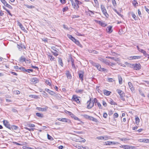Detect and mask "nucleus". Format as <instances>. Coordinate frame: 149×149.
Returning <instances> with one entry per match:
<instances>
[{"label": "nucleus", "instance_id": "nucleus-1", "mask_svg": "<svg viewBox=\"0 0 149 149\" xmlns=\"http://www.w3.org/2000/svg\"><path fill=\"white\" fill-rule=\"evenodd\" d=\"M87 103L88 104L87 105V108L88 109L91 108L94 105L93 100H91V98H90L89 100L87 102Z\"/></svg>", "mask_w": 149, "mask_h": 149}, {"label": "nucleus", "instance_id": "nucleus-2", "mask_svg": "<svg viewBox=\"0 0 149 149\" xmlns=\"http://www.w3.org/2000/svg\"><path fill=\"white\" fill-rule=\"evenodd\" d=\"M101 8L103 14L106 17H107L109 16V15L107 13V10L104 6L102 4L101 5Z\"/></svg>", "mask_w": 149, "mask_h": 149}, {"label": "nucleus", "instance_id": "nucleus-3", "mask_svg": "<svg viewBox=\"0 0 149 149\" xmlns=\"http://www.w3.org/2000/svg\"><path fill=\"white\" fill-rule=\"evenodd\" d=\"M71 1L72 5L73 6V7L75 9H78L79 8V6L78 5L77 2H74L73 0H70Z\"/></svg>", "mask_w": 149, "mask_h": 149}, {"label": "nucleus", "instance_id": "nucleus-4", "mask_svg": "<svg viewBox=\"0 0 149 149\" xmlns=\"http://www.w3.org/2000/svg\"><path fill=\"white\" fill-rule=\"evenodd\" d=\"M3 123L6 127L10 130L11 129L10 125L7 120H4L3 121Z\"/></svg>", "mask_w": 149, "mask_h": 149}, {"label": "nucleus", "instance_id": "nucleus-5", "mask_svg": "<svg viewBox=\"0 0 149 149\" xmlns=\"http://www.w3.org/2000/svg\"><path fill=\"white\" fill-rule=\"evenodd\" d=\"M72 101H75L77 103H80L79 99L77 97L76 95H73L72 99Z\"/></svg>", "mask_w": 149, "mask_h": 149}, {"label": "nucleus", "instance_id": "nucleus-6", "mask_svg": "<svg viewBox=\"0 0 149 149\" xmlns=\"http://www.w3.org/2000/svg\"><path fill=\"white\" fill-rule=\"evenodd\" d=\"M57 120L59 121L63 122H67L68 123L70 122V120L65 118H58L57 119Z\"/></svg>", "mask_w": 149, "mask_h": 149}, {"label": "nucleus", "instance_id": "nucleus-7", "mask_svg": "<svg viewBox=\"0 0 149 149\" xmlns=\"http://www.w3.org/2000/svg\"><path fill=\"white\" fill-rule=\"evenodd\" d=\"M131 67L135 70H139L140 68L139 65L137 64H132L131 65Z\"/></svg>", "mask_w": 149, "mask_h": 149}, {"label": "nucleus", "instance_id": "nucleus-8", "mask_svg": "<svg viewBox=\"0 0 149 149\" xmlns=\"http://www.w3.org/2000/svg\"><path fill=\"white\" fill-rule=\"evenodd\" d=\"M140 52L143 53L145 57L147 58L146 60H148V58H149V55L146 53V52L143 49H141L140 50Z\"/></svg>", "mask_w": 149, "mask_h": 149}, {"label": "nucleus", "instance_id": "nucleus-9", "mask_svg": "<svg viewBox=\"0 0 149 149\" xmlns=\"http://www.w3.org/2000/svg\"><path fill=\"white\" fill-rule=\"evenodd\" d=\"M48 107L45 106L44 108H42L40 107H37L36 109L39 111H46L48 109Z\"/></svg>", "mask_w": 149, "mask_h": 149}, {"label": "nucleus", "instance_id": "nucleus-10", "mask_svg": "<svg viewBox=\"0 0 149 149\" xmlns=\"http://www.w3.org/2000/svg\"><path fill=\"white\" fill-rule=\"evenodd\" d=\"M116 91L119 94L120 97H124L125 96V94L123 91L119 89H117Z\"/></svg>", "mask_w": 149, "mask_h": 149}, {"label": "nucleus", "instance_id": "nucleus-11", "mask_svg": "<svg viewBox=\"0 0 149 149\" xmlns=\"http://www.w3.org/2000/svg\"><path fill=\"white\" fill-rule=\"evenodd\" d=\"M31 82L33 83L34 84H36L38 82V80L36 78H31Z\"/></svg>", "mask_w": 149, "mask_h": 149}, {"label": "nucleus", "instance_id": "nucleus-12", "mask_svg": "<svg viewBox=\"0 0 149 149\" xmlns=\"http://www.w3.org/2000/svg\"><path fill=\"white\" fill-rule=\"evenodd\" d=\"M96 68L99 71H105L106 70L104 68H101V65L99 64L98 65Z\"/></svg>", "mask_w": 149, "mask_h": 149}, {"label": "nucleus", "instance_id": "nucleus-13", "mask_svg": "<svg viewBox=\"0 0 149 149\" xmlns=\"http://www.w3.org/2000/svg\"><path fill=\"white\" fill-rule=\"evenodd\" d=\"M79 76L80 79L81 81L83 80V77L84 76V72L82 71H80L79 73Z\"/></svg>", "mask_w": 149, "mask_h": 149}, {"label": "nucleus", "instance_id": "nucleus-14", "mask_svg": "<svg viewBox=\"0 0 149 149\" xmlns=\"http://www.w3.org/2000/svg\"><path fill=\"white\" fill-rule=\"evenodd\" d=\"M129 87L131 90L132 91H133L134 90V88L133 86V85L131 82H129L128 83Z\"/></svg>", "mask_w": 149, "mask_h": 149}, {"label": "nucleus", "instance_id": "nucleus-15", "mask_svg": "<svg viewBox=\"0 0 149 149\" xmlns=\"http://www.w3.org/2000/svg\"><path fill=\"white\" fill-rule=\"evenodd\" d=\"M100 60L102 62L104 63L107 65L109 63V60H107L101 58L100 59Z\"/></svg>", "mask_w": 149, "mask_h": 149}, {"label": "nucleus", "instance_id": "nucleus-16", "mask_svg": "<svg viewBox=\"0 0 149 149\" xmlns=\"http://www.w3.org/2000/svg\"><path fill=\"white\" fill-rule=\"evenodd\" d=\"M116 144L115 142L107 141L105 142V145H111L112 144Z\"/></svg>", "mask_w": 149, "mask_h": 149}, {"label": "nucleus", "instance_id": "nucleus-17", "mask_svg": "<svg viewBox=\"0 0 149 149\" xmlns=\"http://www.w3.org/2000/svg\"><path fill=\"white\" fill-rule=\"evenodd\" d=\"M109 103H110L111 105H117V103L116 102H114L113 101V100L111 99H110L109 100Z\"/></svg>", "mask_w": 149, "mask_h": 149}, {"label": "nucleus", "instance_id": "nucleus-18", "mask_svg": "<svg viewBox=\"0 0 149 149\" xmlns=\"http://www.w3.org/2000/svg\"><path fill=\"white\" fill-rule=\"evenodd\" d=\"M112 26H109V27H107V31L108 33H111L112 32Z\"/></svg>", "mask_w": 149, "mask_h": 149}, {"label": "nucleus", "instance_id": "nucleus-19", "mask_svg": "<svg viewBox=\"0 0 149 149\" xmlns=\"http://www.w3.org/2000/svg\"><path fill=\"white\" fill-rule=\"evenodd\" d=\"M66 74L67 75V77L68 79H71L72 76L69 71H67Z\"/></svg>", "mask_w": 149, "mask_h": 149}, {"label": "nucleus", "instance_id": "nucleus-20", "mask_svg": "<svg viewBox=\"0 0 149 149\" xmlns=\"http://www.w3.org/2000/svg\"><path fill=\"white\" fill-rule=\"evenodd\" d=\"M68 37L72 41H73L75 40V38L73 37L71 35L68 34L67 35Z\"/></svg>", "mask_w": 149, "mask_h": 149}, {"label": "nucleus", "instance_id": "nucleus-21", "mask_svg": "<svg viewBox=\"0 0 149 149\" xmlns=\"http://www.w3.org/2000/svg\"><path fill=\"white\" fill-rule=\"evenodd\" d=\"M98 23L102 26L104 27L107 26L106 24L103 22L99 21L98 22Z\"/></svg>", "mask_w": 149, "mask_h": 149}, {"label": "nucleus", "instance_id": "nucleus-22", "mask_svg": "<svg viewBox=\"0 0 149 149\" xmlns=\"http://www.w3.org/2000/svg\"><path fill=\"white\" fill-rule=\"evenodd\" d=\"M88 51L89 53H92L94 54H97L98 52L95 50H93L92 49H89L88 50Z\"/></svg>", "mask_w": 149, "mask_h": 149}, {"label": "nucleus", "instance_id": "nucleus-23", "mask_svg": "<svg viewBox=\"0 0 149 149\" xmlns=\"http://www.w3.org/2000/svg\"><path fill=\"white\" fill-rule=\"evenodd\" d=\"M24 124H25V125L26 126H29V127H35V125L34 124H31L28 123H25Z\"/></svg>", "mask_w": 149, "mask_h": 149}, {"label": "nucleus", "instance_id": "nucleus-24", "mask_svg": "<svg viewBox=\"0 0 149 149\" xmlns=\"http://www.w3.org/2000/svg\"><path fill=\"white\" fill-rule=\"evenodd\" d=\"M118 78L119 84H121L123 83L122 78L120 75H118Z\"/></svg>", "mask_w": 149, "mask_h": 149}, {"label": "nucleus", "instance_id": "nucleus-25", "mask_svg": "<svg viewBox=\"0 0 149 149\" xmlns=\"http://www.w3.org/2000/svg\"><path fill=\"white\" fill-rule=\"evenodd\" d=\"M88 119L96 122L97 121V120L96 118L91 116H89Z\"/></svg>", "mask_w": 149, "mask_h": 149}, {"label": "nucleus", "instance_id": "nucleus-26", "mask_svg": "<svg viewBox=\"0 0 149 149\" xmlns=\"http://www.w3.org/2000/svg\"><path fill=\"white\" fill-rule=\"evenodd\" d=\"M45 90L46 91L48 92L51 95H54V92L53 91H50V90H49L48 89L46 88V89H45Z\"/></svg>", "mask_w": 149, "mask_h": 149}, {"label": "nucleus", "instance_id": "nucleus-27", "mask_svg": "<svg viewBox=\"0 0 149 149\" xmlns=\"http://www.w3.org/2000/svg\"><path fill=\"white\" fill-rule=\"evenodd\" d=\"M104 95H109L111 93V92L108 91H107L106 90H105L104 91Z\"/></svg>", "mask_w": 149, "mask_h": 149}, {"label": "nucleus", "instance_id": "nucleus-28", "mask_svg": "<svg viewBox=\"0 0 149 149\" xmlns=\"http://www.w3.org/2000/svg\"><path fill=\"white\" fill-rule=\"evenodd\" d=\"M123 148L124 149H132V147L129 146L128 145H124Z\"/></svg>", "mask_w": 149, "mask_h": 149}, {"label": "nucleus", "instance_id": "nucleus-29", "mask_svg": "<svg viewBox=\"0 0 149 149\" xmlns=\"http://www.w3.org/2000/svg\"><path fill=\"white\" fill-rule=\"evenodd\" d=\"M136 120V123L137 125H138L139 123V119L138 117L137 116H135V118Z\"/></svg>", "mask_w": 149, "mask_h": 149}, {"label": "nucleus", "instance_id": "nucleus-30", "mask_svg": "<svg viewBox=\"0 0 149 149\" xmlns=\"http://www.w3.org/2000/svg\"><path fill=\"white\" fill-rule=\"evenodd\" d=\"M59 64L61 66H63V63L62 59L61 58H59L58 60Z\"/></svg>", "mask_w": 149, "mask_h": 149}, {"label": "nucleus", "instance_id": "nucleus-31", "mask_svg": "<svg viewBox=\"0 0 149 149\" xmlns=\"http://www.w3.org/2000/svg\"><path fill=\"white\" fill-rule=\"evenodd\" d=\"M140 142H143L146 143H148V139H140Z\"/></svg>", "mask_w": 149, "mask_h": 149}, {"label": "nucleus", "instance_id": "nucleus-32", "mask_svg": "<svg viewBox=\"0 0 149 149\" xmlns=\"http://www.w3.org/2000/svg\"><path fill=\"white\" fill-rule=\"evenodd\" d=\"M132 4L135 7L137 6L138 4V3L136 1V0H134V1H132Z\"/></svg>", "mask_w": 149, "mask_h": 149}, {"label": "nucleus", "instance_id": "nucleus-33", "mask_svg": "<svg viewBox=\"0 0 149 149\" xmlns=\"http://www.w3.org/2000/svg\"><path fill=\"white\" fill-rule=\"evenodd\" d=\"M17 24L22 30H24V28L23 26V25H22V24L20 23L19 22H18V23H17Z\"/></svg>", "mask_w": 149, "mask_h": 149}, {"label": "nucleus", "instance_id": "nucleus-34", "mask_svg": "<svg viewBox=\"0 0 149 149\" xmlns=\"http://www.w3.org/2000/svg\"><path fill=\"white\" fill-rule=\"evenodd\" d=\"M77 45H78L79 46H80V45H81L79 43V41L78 40H77L75 39V40L73 41Z\"/></svg>", "mask_w": 149, "mask_h": 149}, {"label": "nucleus", "instance_id": "nucleus-35", "mask_svg": "<svg viewBox=\"0 0 149 149\" xmlns=\"http://www.w3.org/2000/svg\"><path fill=\"white\" fill-rule=\"evenodd\" d=\"M36 115L38 117L40 118H42L43 116V115L42 114L38 113H36Z\"/></svg>", "mask_w": 149, "mask_h": 149}, {"label": "nucleus", "instance_id": "nucleus-36", "mask_svg": "<svg viewBox=\"0 0 149 149\" xmlns=\"http://www.w3.org/2000/svg\"><path fill=\"white\" fill-rule=\"evenodd\" d=\"M111 59L115 61L117 63H119V60L117 58H115L113 57H111Z\"/></svg>", "mask_w": 149, "mask_h": 149}, {"label": "nucleus", "instance_id": "nucleus-37", "mask_svg": "<svg viewBox=\"0 0 149 149\" xmlns=\"http://www.w3.org/2000/svg\"><path fill=\"white\" fill-rule=\"evenodd\" d=\"M25 59H26L24 58L22 56H21L20 58L19 61L21 62H25Z\"/></svg>", "mask_w": 149, "mask_h": 149}, {"label": "nucleus", "instance_id": "nucleus-38", "mask_svg": "<svg viewBox=\"0 0 149 149\" xmlns=\"http://www.w3.org/2000/svg\"><path fill=\"white\" fill-rule=\"evenodd\" d=\"M83 90L81 89H77L75 92L77 93H81L83 92Z\"/></svg>", "mask_w": 149, "mask_h": 149}, {"label": "nucleus", "instance_id": "nucleus-39", "mask_svg": "<svg viewBox=\"0 0 149 149\" xmlns=\"http://www.w3.org/2000/svg\"><path fill=\"white\" fill-rule=\"evenodd\" d=\"M51 48L53 49L54 51H56V52H58L59 51V50L56 47L54 46H52L51 47Z\"/></svg>", "mask_w": 149, "mask_h": 149}, {"label": "nucleus", "instance_id": "nucleus-40", "mask_svg": "<svg viewBox=\"0 0 149 149\" xmlns=\"http://www.w3.org/2000/svg\"><path fill=\"white\" fill-rule=\"evenodd\" d=\"M24 5L28 8L32 9L34 8V6H29L28 5Z\"/></svg>", "mask_w": 149, "mask_h": 149}, {"label": "nucleus", "instance_id": "nucleus-41", "mask_svg": "<svg viewBox=\"0 0 149 149\" xmlns=\"http://www.w3.org/2000/svg\"><path fill=\"white\" fill-rule=\"evenodd\" d=\"M107 65H108L109 66H113L116 65V63H111L109 61V63Z\"/></svg>", "mask_w": 149, "mask_h": 149}, {"label": "nucleus", "instance_id": "nucleus-42", "mask_svg": "<svg viewBox=\"0 0 149 149\" xmlns=\"http://www.w3.org/2000/svg\"><path fill=\"white\" fill-rule=\"evenodd\" d=\"M74 31V33L75 34H76V35L79 36H82V35L79 32H78L76 30H75Z\"/></svg>", "mask_w": 149, "mask_h": 149}, {"label": "nucleus", "instance_id": "nucleus-43", "mask_svg": "<svg viewBox=\"0 0 149 149\" xmlns=\"http://www.w3.org/2000/svg\"><path fill=\"white\" fill-rule=\"evenodd\" d=\"M71 64H72V67L73 68H75V66L74 64V61L73 59H71Z\"/></svg>", "mask_w": 149, "mask_h": 149}, {"label": "nucleus", "instance_id": "nucleus-44", "mask_svg": "<svg viewBox=\"0 0 149 149\" xmlns=\"http://www.w3.org/2000/svg\"><path fill=\"white\" fill-rule=\"evenodd\" d=\"M140 58V56H132V58L133 60L136 59H139Z\"/></svg>", "mask_w": 149, "mask_h": 149}, {"label": "nucleus", "instance_id": "nucleus-45", "mask_svg": "<svg viewBox=\"0 0 149 149\" xmlns=\"http://www.w3.org/2000/svg\"><path fill=\"white\" fill-rule=\"evenodd\" d=\"M47 138L48 139L50 140H53V138L49 134H47Z\"/></svg>", "mask_w": 149, "mask_h": 149}, {"label": "nucleus", "instance_id": "nucleus-46", "mask_svg": "<svg viewBox=\"0 0 149 149\" xmlns=\"http://www.w3.org/2000/svg\"><path fill=\"white\" fill-rule=\"evenodd\" d=\"M18 128V127L16 126L13 125L11 127V128L13 130H16Z\"/></svg>", "mask_w": 149, "mask_h": 149}, {"label": "nucleus", "instance_id": "nucleus-47", "mask_svg": "<svg viewBox=\"0 0 149 149\" xmlns=\"http://www.w3.org/2000/svg\"><path fill=\"white\" fill-rule=\"evenodd\" d=\"M5 6H6V7H8V8L10 9H12L13 8L9 4H8V3H7Z\"/></svg>", "mask_w": 149, "mask_h": 149}, {"label": "nucleus", "instance_id": "nucleus-48", "mask_svg": "<svg viewBox=\"0 0 149 149\" xmlns=\"http://www.w3.org/2000/svg\"><path fill=\"white\" fill-rule=\"evenodd\" d=\"M97 139L99 140H103L104 139L106 140V139H105V137L103 136H99L97 137Z\"/></svg>", "mask_w": 149, "mask_h": 149}, {"label": "nucleus", "instance_id": "nucleus-49", "mask_svg": "<svg viewBox=\"0 0 149 149\" xmlns=\"http://www.w3.org/2000/svg\"><path fill=\"white\" fill-rule=\"evenodd\" d=\"M17 48L19 50V51H21L22 48V45H19L17 44Z\"/></svg>", "mask_w": 149, "mask_h": 149}, {"label": "nucleus", "instance_id": "nucleus-50", "mask_svg": "<svg viewBox=\"0 0 149 149\" xmlns=\"http://www.w3.org/2000/svg\"><path fill=\"white\" fill-rule=\"evenodd\" d=\"M19 69L23 72H26L27 71L26 69H25L24 67H22L20 68Z\"/></svg>", "mask_w": 149, "mask_h": 149}, {"label": "nucleus", "instance_id": "nucleus-51", "mask_svg": "<svg viewBox=\"0 0 149 149\" xmlns=\"http://www.w3.org/2000/svg\"><path fill=\"white\" fill-rule=\"evenodd\" d=\"M14 93L15 94L18 95L20 94V92L18 90H16L14 91Z\"/></svg>", "mask_w": 149, "mask_h": 149}, {"label": "nucleus", "instance_id": "nucleus-52", "mask_svg": "<svg viewBox=\"0 0 149 149\" xmlns=\"http://www.w3.org/2000/svg\"><path fill=\"white\" fill-rule=\"evenodd\" d=\"M108 81L109 82H112L113 81H114V79L111 78H108Z\"/></svg>", "mask_w": 149, "mask_h": 149}, {"label": "nucleus", "instance_id": "nucleus-53", "mask_svg": "<svg viewBox=\"0 0 149 149\" xmlns=\"http://www.w3.org/2000/svg\"><path fill=\"white\" fill-rule=\"evenodd\" d=\"M49 57L51 61L53 60L54 58L52 56L49 55Z\"/></svg>", "mask_w": 149, "mask_h": 149}, {"label": "nucleus", "instance_id": "nucleus-54", "mask_svg": "<svg viewBox=\"0 0 149 149\" xmlns=\"http://www.w3.org/2000/svg\"><path fill=\"white\" fill-rule=\"evenodd\" d=\"M93 100V102H94V103H95V105H96V103L97 104V103L98 102L96 98H95L94 99V100Z\"/></svg>", "mask_w": 149, "mask_h": 149}, {"label": "nucleus", "instance_id": "nucleus-55", "mask_svg": "<svg viewBox=\"0 0 149 149\" xmlns=\"http://www.w3.org/2000/svg\"><path fill=\"white\" fill-rule=\"evenodd\" d=\"M72 116H73V117L74 118L75 120L80 121V120L77 117H76V116L73 115H72Z\"/></svg>", "mask_w": 149, "mask_h": 149}, {"label": "nucleus", "instance_id": "nucleus-56", "mask_svg": "<svg viewBox=\"0 0 149 149\" xmlns=\"http://www.w3.org/2000/svg\"><path fill=\"white\" fill-rule=\"evenodd\" d=\"M132 16L133 18L135 19L136 20L137 18V17L134 14H132Z\"/></svg>", "mask_w": 149, "mask_h": 149}, {"label": "nucleus", "instance_id": "nucleus-57", "mask_svg": "<svg viewBox=\"0 0 149 149\" xmlns=\"http://www.w3.org/2000/svg\"><path fill=\"white\" fill-rule=\"evenodd\" d=\"M88 12H89V15L90 16H92L94 14L93 12L89 10L88 11Z\"/></svg>", "mask_w": 149, "mask_h": 149}, {"label": "nucleus", "instance_id": "nucleus-58", "mask_svg": "<svg viewBox=\"0 0 149 149\" xmlns=\"http://www.w3.org/2000/svg\"><path fill=\"white\" fill-rule=\"evenodd\" d=\"M51 52L52 53H53V55L54 56H56L58 55V54L56 52H55L52 51H51Z\"/></svg>", "mask_w": 149, "mask_h": 149}, {"label": "nucleus", "instance_id": "nucleus-59", "mask_svg": "<svg viewBox=\"0 0 149 149\" xmlns=\"http://www.w3.org/2000/svg\"><path fill=\"white\" fill-rule=\"evenodd\" d=\"M144 8L146 11L149 14V9L145 6H144Z\"/></svg>", "mask_w": 149, "mask_h": 149}, {"label": "nucleus", "instance_id": "nucleus-60", "mask_svg": "<svg viewBox=\"0 0 149 149\" xmlns=\"http://www.w3.org/2000/svg\"><path fill=\"white\" fill-rule=\"evenodd\" d=\"M68 8L67 7H65L64 8H63L62 10V11L63 12H64L66 11L68 9Z\"/></svg>", "mask_w": 149, "mask_h": 149}, {"label": "nucleus", "instance_id": "nucleus-61", "mask_svg": "<svg viewBox=\"0 0 149 149\" xmlns=\"http://www.w3.org/2000/svg\"><path fill=\"white\" fill-rule=\"evenodd\" d=\"M1 2L4 4L5 6L7 3L6 1L5 0H0Z\"/></svg>", "mask_w": 149, "mask_h": 149}, {"label": "nucleus", "instance_id": "nucleus-62", "mask_svg": "<svg viewBox=\"0 0 149 149\" xmlns=\"http://www.w3.org/2000/svg\"><path fill=\"white\" fill-rule=\"evenodd\" d=\"M97 105L98 106V107L100 109H102V105L99 102L97 103Z\"/></svg>", "mask_w": 149, "mask_h": 149}, {"label": "nucleus", "instance_id": "nucleus-63", "mask_svg": "<svg viewBox=\"0 0 149 149\" xmlns=\"http://www.w3.org/2000/svg\"><path fill=\"white\" fill-rule=\"evenodd\" d=\"M83 116L85 118L87 119H89V116L86 114H84Z\"/></svg>", "mask_w": 149, "mask_h": 149}, {"label": "nucleus", "instance_id": "nucleus-64", "mask_svg": "<svg viewBox=\"0 0 149 149\" xmlns=\"http://www.w3.org/2000/svg\"><path fill=\"white\" fill-rule=\"evenodd\" d=\"M113 116H114V118H118V114L117 113H115L114 114Z\"/></svg>", "mask_w": 149, "mask_h": 149}]
</instances>
